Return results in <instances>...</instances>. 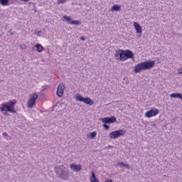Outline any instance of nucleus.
Listing matches in <instances>:
<instances>
[{
    "instance_id": "22",
    "label": "nucleus",
    "mask_w": 182,
    "mask_h": 182,
    "mask_svg": "<svg viewBox=\"0 0 182 182\" xmlns=\"http://www.w3.org/2000/svg\"><path fill=\"white\" fill-rule=\"evenodd\" d=\"M35 35H37V36H42V31H36Z\"/></svg>"
},
{
    "instance_id": "14",
    "label": "nucleus",
    "mask_w": 182,
    "mask_h": 182,
    "mask_svg": "<svg viewBox=\"0 0 182 182\" xmlns=\"http://www.w3.org/2000/svg\"><path fill=\"white\" fill-rule=\"evenodd\" d=\"M121 8H122V7H121L119 5L115 4V5H114V6L112 7L111 11H112V12H113V11H115V12H119V11H120V9H121Z\"/></svg>"
},
{
    "instance_id": "20",
    "label": "nucleus",
    "mask_w": 182,
    "mask_h": 182,
    "mask_svg": "<svg viewBox=\"0 0 182 182\" xmlns=\"http://www.w3.org/2000/svg\"><path fill=\"white\" fill-rule=\"evenodd\" d=\"M97 134L96 133V132H92L90 133V139H95L96 137Z\"/></svg>"
},
{
    "instance_id": "28",
    "label": "nucleus",
    "mask_w": 182,
    "mask_h": 182,
    "mask_svg": "<svg viewBox=\"0 0 182 182\" xmlns=\"http://www.w3.org/2000/svg\"><path fill=\"white\" fill-rule=\"evenodd\" d=\"M178 73H179L180 75H182V68H179V69L178 70Z\"/></svg>"
},
{
    "instance_id": "11",
    "label": "nucleus",
    "mask_w": 182,
    "mask_h": 182,
    "mask_svg": "<svg viewBox=\"0 0 182 182\" xmlns=\"http://www.w3.org/2000/svg\"><path fill=\"white\" fill-rule=\"evenodd\" d=\"M116 120L117 119L114 116H112L111 117H105L102 119V123H107L108 124L116 122Z\"/></svg>"
},
{
    "instance_id": "25",
    "label": "nucleus",
    "mask_w": 182,
    "mask_h": 182,
    "mask_svg": "<svg viewBox=\"0 0 182 182\" xmlns=\"http://www.w3.org/2000/svg\"><path fill=\"white\" fill-rule=\"evenodd\" d=\"M103 127H105V130H109V128L110 127L109 125L104 124Z\"/></svg>"
},
{
    "instance_id": "30",
    "label": "nucleus",
    "mask_w": 182,
    "mask_h": 182,
    "mask_svg": "<svg viewBox=\"0 0 182 182\" xmlns=\"http://www.w3.org/2000/svg\"><path fill=\"white\" fill-rule=\"evenodd\" d=\"M3 136H8V134L6 132H4Z\"/></svg>"
},
{
    "instance_id": "23",
    "label": "nucleus",
    "mask_w": 182,
    "mask_h": 182,
    "mask_svg": "<svg viewBox=\"0 0 182 182\" xmlns=\"http://www.w3.org/2000/svg\"><path fill=\"white\" fill-rule=\"evenodd\" d=\"M57 2L58 4H65V2H66V0H57Z\"/></svg>"
},
{
    "instance_id": "12",
    "label": "nucleus",
    "mask_w": 182,
    "mask_h": 182,
    "mask_svg": "<svg viewBox=\"0 0 182 182\" xmlns=\"http://www.w3.org/2000/svg\"><path fill=\"white\" fill-rule=\"evenodd\" d=\"M134 27L135 31H136V33H141L142 32L141 26L137 22H134Z\"/></svg>"
},
{
    "instance_id": "21",
    "label": "nucleus",
    "mask_w": 182,
    "mask_h": 182,
    "mask_svg": "<svg viewBox=\"0 0 182 182\" xmlns=\"http://www.w3.org/2000/svg\"><path fill=\"white\" fill-rule=\"evenodd\" d=\"M0 112H1V113H3V114H5L6 116H9V113H8V110L4 109L2 110V107H0Z\"/></svg>"
},
{
    "instance_id": "13",
    "label": "nucleus",
    "mask_w": 182,
    "mask_h": 182,
    "mask_svg": "<svg viewBox=\"0 0 182 182\" xmlns=\"http://www.w3.org/2000/svg\"><path fill=\"white\" fill-rule=\"evenodd\" d=\"M92 176L90 178L91 182H99V179L96 178V174L95 172H91Z\"/></svg>"
},
{
    "instance_id": "16",
    "label": "nucleus",
    "mask_w": 182,
    "mask_h": 182,
    "mask_svg": "<svg viewBox=\"0 0 182 182\" xmlns=\"http://www.w3.org/2000/svg\"><path fill=\"white\" fill-rule=\"evenodd\" d=\"M63 21L68 22V23L70 24L72 22V18H70V16H63Z\"/></svg>"
},
{
    "instance_id": "24",
    "label": "nucleus",
    "mask_w": 182,
    "mask_h": 182,
    "mask_svg": "<svg viewBox=\"0 0 182 182\" xmlns=\"http://www.w3.org/2000/svg\"><path fill=\"white\" fill-rule=\"evenodd\" d=\"M116 166H122V167H124V162L122 161V162H118Z\"/></svg>"
},
{
    "instance_id": "1",
    "label": "nucleus",
    "mask_w": 182,
    "mask_h": 182,
    "mask_svg": "<svg viewBox=\"0 0 182 182\" xmlns=\"http://www.w3.org/2000/svg\"><path fill=\"white\" fill-rule=\"evenodd\" d=\"M115 52L114 58L116 60H121V62H124L127 59L134 60V53L130 50H117Z\"/></svg>"
},
{
    "instance_id": "18",
    "label": "nucleus",
    "mask_w": 182,
    "mask_h": 182,
    "mask_svg": "<svg viewBox=\"0 0 182 182\" xmlns=\"http://www.w3.org/2000/svg\"><path fill=\"white\" fill-rule=\"evenodd\" d=\"M35 47L37 48V51L41 53L43 50V46H41V44L37 43Z\"/></svg>"
},
{
    "instance_id": "4",
    "label": "nucleus",
    "mask_w": 182,
    "mask_h": 182,
    "mask_svg": "<svg viewBox=\"0 0 182 182\" xmlns=\"http://www.w3.org/2000/svg\"><path fill=\"white\" fill-rule=\"evenodd\" d=\"M15 105H16V100H14L11 101H9L8 102H4L1 104V110L9 112V113H16V110L15 109Z\"/></svg>"
},
{
    "instance_id": "31",
    "label": "nucleus",
    "mask_w": 182,
    "mask_h": 182,
    "mask_svg": "<svg viewBox=\"0 0 182 182\" xmlns=\"http://www.w3.org/2000/svg\"><path fill=\"white\" fill-rule=\"evenodd\" d=\"M23 1L24 2H29V0H21Z\"/></svg>"
},
{
    "instance_id": "8",
    "label": "nucleus",
    "mask_w": 182,
    "mask_h": 182,
    "mask_svg": "<svg viewBox=\"0 0 182 182\" xmlns=\"http://www.w3.org/2000/svg\"><path fill=\"white\" fill-rule=\"evenodd\" d=\"M160 113V110L159 109H152L145 113V117H148V119H150V117H153L154 116H157Z\"/></svg>"
},
{
    "instance_id": "33",
    "label": "nucleus",
    "mask_w": 182,
    "mask_h": 182,
    "mask_svg": "<svg viewBox=\"0 0 182 182\" xmlns=\"http://www.w3.org/2000/svg\"><path fill=\"white\" fill-rule=\"evenodd\" d=\"M139 36H141V34H140Z\"/></svg>"
},
{
    "instance_id": "26",
    "label": "nucleus",
    "mask_w": 182,
    "mask_h": 182,
    "mask_svg": "<svg viewBox=\"0 0 182 182\" xmlns=\"http://www.w3.org/2000/svg\"><path fill=\"white\" fill-rule=\"evenodd\" d=\"M124 167H125V168H130V166L128 164H124Z\"/></svg>"
},
{
    "instance_id": "27",
    "label": "nucleus",
    "mask_w": 182,
    "mask_h": 182,
    "mask_svg": "<svg viewBox=\"0 0 182 182\" xmlns=\"http://www.w3.org/2000/svg\"><path fill=\"white\" fill-rule=\"evenodd\" d=\"M20 48H21V49L25 50V49H26V46H25V44H23V45H21V46H20Z\"/></svg>"
},
{
    "instance_id": "10",
    "label": "nucleus",
    "mask_w": 182,
    "mask_h": 182,
    "mask_svg": "<svg viewBox=\"0 0 182 182\" xmlns=\"http://www.w3.org/2000/svg\"><path fill=\"white\" fill-rule=\"evenodd\" d=\"M70 170H72V171H75V173H79V171H82V165L71 164L70 165Z\"/></svg>"
},
{
    "instance_id": "19",
    "label": "nucleus",
    "mask_w": 182,
    "mask_h": 182,
    "mask_svg": "<svg viewBox=\"0 0 182 182\" xmlns=\"http://www.w3.org/2000/svg\"><path fill=\"white\" fill-rule=\"evenodd\" d=\"M0 4L3 6H6L9 4V0H0Z\"/></svg>"
},
{
    "instance_id": "29",
    "label": "nucleus",
    "mask_w": 182,
    "mask_h": 182,
    "mask_svg": "<svg viewBox=\"0 0 182 182\" xmlns=\"http://www.w3.org/2000/svg\"><path fill=\"white\" fill-rule=\"evenodd\" d=\"M80 40L81 41H85L86 39L85 38V37H80Z\"/></svg>"
},
{
    "instance_id": "3",
    "label": "nucleus",
    "mask_w": 182,
    "mask_h": 182,
    "mask_svg": "<svg viewBox=\"0 0 182 182\" xmlns=\"http://www.w3.org/2000/svg\"><path fill=\"white\" fill-rule=\"evenodd\" d=\"M154 65L156 63L153 60L140 63L134 67V72L135 73H140L141 70H149V69L154 68Z\"/></svg>"
},
{
    "instance_id": "32",
    "label": "nucleus",
    "mask_w": 182,
    "mask_h": 182,
    "mask_svg": "<svg viewBox=\"0 0 182 182\" xmlns=\"http://www.w3.org/2000/svg\"><path fill=\"white\" fill-rule=\"evenodd\" d=\"M11 35H14V33L11 32Z\"/></svg>"
},
{
    "instance_id": "5",
    "label": "nucleus",
    "mask_w": 182,
    "mask_h": 182,
    "mask_svg": "<svg viewBox=\"0 0 182 182\" xmlns=\"http://www.w3.org/2000/svg\"><path fill=\"white\" fill-rule=\"evenodd\" d=\"M75 99L78 102H82V103H85V105H89V106H92V105H95L93 100H92V99H90L89 97L85 98L82 95H77L75 96Z\"/></svg>"
},
{
    "instance_id": "7",
    "label": "nucleus",
    "mask_w": 182,
    "mask_h": 182,
    "mask_svg": "<svg viewBox=\"0 0 182 182\" xmlns=\"http://www.w3.org/2000/svg\"><path fill=\"white\" fill-rule=\"evenodd\" d=\"M36 99H38V95L34 94L33 95H30V99L27 102V106L30 109H32L33 106H35V103H36Z\"/></svg>"
},
{
    "instance_id": "17",
    "label": "nucleus",
    "mask_w": 182,
    "mask_h": 182,
    "mask_svg": "<svg viewBox=\"0 0 182 182\" xmlns=\"http://www.w3.org/2000/svg\"><path fill=\"white\" fill-rule=\"evenodd\" d=\"M81 23H82L80 22V21H78V20H74V21L71 20V23H70V25H75V26H77Z\"/></svg>"
},
{
    "instance_id": "9",
    "label": "nucleus",
    "mask_w": 182,
    "mask_h": 182,
    "mask_svg": "<svg viewBox=\"0 0 182 182\" xmlns=\"http://www.w3.org/2000/svg\"><path fill=\"white\" fill-rule=\"evenodd\" d=\"M65 90V84L60 83L57 88V96L58 97H62L63 96V92Z\"/></svg>"
},
{
    "instance_id": "2",
    "label": "nucleus",
    "mask_w": 182,
    "mask_h": 182,
    "mask_svg": "<svg viewBox=\"0 0 182 182\" xmlns=\"http://www.w3.org/2000/svg\"><path fill=\"white\" fill-rule=\"evenodd\" d=\"M54 170L58 178H62L63 180H68V178H69V174L70 173V171L65 166H55Z\"/></svg>"
},
{
    "instance_id": "6",
    "label": "nucleus",
    "mask_w": 182,
    "mask_h": 182,
    "mask_svg": "<svg viewBox=\"0 0 182 182\" xmlns=\"http://www.w3.org/2000/svg\"><path fill=\"white\" fill-rule=\"evenodd\" d=\"M126 134L125 129H119L115 132H112L109 133L110 139H118L120 136H124Z\"/></svg>"
},
{
    "instance_id": "15",
    "label": "nucleus",
    "mask_w": 182,
    "mask_h": 182,
    "mask_svg": "<svg viewBox=\"0 0 182 182\" xmlns=\"http://www.w3.org/2000/svg\"><path fill=\"white\" fill-rule=\"evenodd\" d=\"M171 97H173L174 99H181V100H182V94L173 93L171 95Z\"/></svg>"
}]
</instances>
